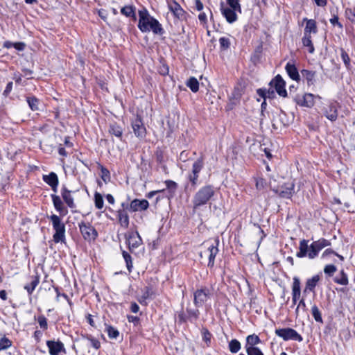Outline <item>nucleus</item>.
Wrapping results in <instances>:
<instances>
[{
	"mask_svg": "<svg viewBox=\"0 0 355 355\" xmlns=\"http://www.w3.org/2000/svg\"><path fill=\"white\" fill-rule=\"evenodd\" d=\"M314 103V95L310 93L305 94L302 98L297 101V104L306 107H312Z\"/></svg>",
	"mask_w": 355,
	"mask_h": 355,
	"instance_id": "6ab92c4d",
	"label": "nucleus"
},
{
	"mask_svg": "<svg viewBox=\"0 0 355 355\" xmlns=\"http://www.w3.org/2000/svg\"><path fill=\"white\" fill-rule=\"evenodd\" d=\"M198 178L199 175L194 173L193 172L189 173L188 175V179L189 182L191 183V185L194 187L198 184Z\"/></svg>",
	"mask_w": 355,
	"mask_h": 355,
	"instance_id": "09e8293b",
	"label": "nucleus"
},
{
	"mask_svg": "<svg viewBox=\"0 0 355 355\" xmlns=\"http://www.w3.org/2000/svg\"><path fill=\"white\" fill-rule=\"evenodd\" d=\"M109 132L111 135H113L115 137L121 139L122 135H123V129L116 123H113L110 125Z\"/></svg>",
	"mask_w": 355,
	"mask_h": 355,
	"instance_id": "7c9ffc66",
	"label": "nucleus"
},
{
	"mask_svg": "<svg viewBox=\"0 0 355 355\" xmlns=\"http://www.w3.org/2000/svg\"><path fill=\"white\" fill-rule=\"evenodd\" d=\"M164 183L166 186V188L169 190V191L172 194H174L178 188V184L175 182L170 180H166Z\"/></svg>",
	"mask_w": 355,
	"mask_h": 355,
	"instance_id": "c03bdc74",
	"label": "nucleus"
},
{
	"mask_svg": "<svg viewBox=\"0 0 355 355\" xmlns=\"http://www.w3.org/2000/svg\"><path fill=\"white\" fill-rule=\"evenodd\" d=\"M78 227L80 233L85 241L90 242L94 241L98 236L96 230L89 223H79Z\"/></svg>",
	"mask_w": 355,
	"mask_h": 355,
	"instance_id": "39448f33",
	"label": "nucleus"
},
{
	"mask_svg": "<svg viewBox=\"0 0 355 355\" xmlns=\"http://www.w3.org/2000/svg\"><path fill=\"white\" fill-rule=\"evenodd\" d=\"M139 21L138 22H158V21L152 17L148 10L143 8L138 11Z\"/></svg>",
	"mask_w": 355,
	"mask_h": 355,
	"instance_id": "b1692460",
	"label": "nucleus"
},
{
	"mask_svg": "<svg viewBox=\"0 0 355 355\" xmlns=\"http://www.w3.org/2000/svg\"><path fill=\"white\" fill-rule=\"evenodd\" d=\"M214 194L215 190L212 185H206L201 187L193 196L192 200L193 209L206 205Z\"/></svg>",
	"mask_w": 355,
	"mask_h": 355,
	"instance_id": "f03ea898",
	"label": "nucleus"
},
{
	"mask_svg": "<svg viewBox=\"0 0 355 355\" xmlns=\"http://www.w3.org/2000/svg\"><path fill=\"white\" fill-rule=\"evenodd\" d=\"M210 292L208 288H204L198 289L193 294V302L196 306H202L209 297Z\"/></svg>",
	"mask_w": 355,
	"mask_h": 355,
	"instance_id": "f8f14e48",
	"label": "nucleus"
},
{
	"mask_svg": "<svg viewBox=\"0 0 355 355\" xmlns=\"http://www.w3.org/2000/svg\"><path fill=\"white\" fill-rule=\"evenodd\" d=\"M222 14L228 22H234L236 20V11L241 12V9H234L231 7L222 8Z\"/></svg>",
	"mask_w": 355,
	"mask_h": 355,
	"instance_id": "412c9836",
	"label": "nucleus"
},
{
	"mask_svg": "<svg viewBox=\"0 0 355 355\" xmlns=\"http://www.w3.org/2000/svg\"><path fill=\"white\" fill-rule=\"evenodd\" d=\"M150 25H160V24H138V27L142 32H148L150 31Z\"/></svg>",
	"mask_w": 355,
	"mask_h": 355,
	"instance_id": "864d4df0",
	"label": "nucleus"
},
{
	"mask_svg": "<svg viewBox=\"0 0 355 355\" xmlns=\"http://www.w3.org/2000/svg\"><path fill=\"white\" fill-rule=\"evenodd\" d=\"M227 4L234 9L240 10V4L239 0H227Z\"/></svg>",
	"mask_w": 355,
	"mask_h": 355,
	"instance_id": "052dcab7",
	"label": "nucleus"
},
{
	"mask_svg": "<svg viewBox=\"0 0 355 355\" xmlns=\"http://www.w3.org/2000/svg\"><path fill=\"white\" fill-rule=\"evenodd\" d=\"M302 76L306 79L309 86L313 85L315 82V71H310L307 69H303L301 71Z\"/></svg>",
	"mask_w": 355,
	"mask_h": 355,
	"instance_id": "cd10ccee",
	"label": "nucleus"
},
{
	"mask_svg": "<svg viewBox=\"0 0 355 355\" xmlns=\"http://www.w3.org/2000/svg\"><path fill=\"white\" fill-rule=\"evenodd\" d=\"M336 271V267L333 264L327 265L324 268V272L329 276H332Z\"/></svg>",
	"mask_w": 355,
	"mask_h": 355,
	"instance_id": "8fccbe9b",
	"label": "nucleus"
},
{
	"mask_svg": "<svg viewBox=\"0 0 355 355\" xmlns=\"http://www.w3.org/2000/svg\"><path fill=\"white\" fill-rule=\"evenodd\" d=\"M186 85L194 93L199 89V82L194 77H190L187 81Z\"/></svg>",
	"mask_w": 355,
	"mask_h": 355,
	"instance_id": "c9c22d12",
	"label": "nucleus"
},
{
	"mask_svg": "<svg viewBox=\"0 0 355 355\" xmlns=\"http://www.w3.org/2000/svg\"><path fill=\"white\" fill-rule=\"evenodd\" d=\"M273 89L274 88L271 87L268 89L260 88L257 90V93L263 99L266 98L272 99L275 97V93Z\"/></svg>",
	"mask_w": 355,
	"mask_h": 355,
	"instance_id": "c85d7f7f",
	"label": "nucleus"
},
{
	"mask_svg": "<svg viewBox=\"0 0 355 355\" xmlns=\"http://www.w3.org/2000/svg\"><path fill=\"white\" fill-rule=\"evenodd\" d=\"M318 32L316 24H306L304 28V36L302 39V44L304 46L308 47L309 52L313 53L315 51L313 44L312 43V35H315Z\"/></svg>",
	"mask_w": 355,
	"mask_h": 355,
	"instance_id": "20e7f679",
	"label": "nucleus"
},
{
	"mask_svg": "<svg viewBox=\"0 0 355 355\" xmlns=\"http://www.w3.org/2000/svg\"><path fill=\"white\" fill-rule=\"evenodd\" d=\"M37 322L42 329L44 330L47 329L48 328V324H47V320L44 315H40L37 318Z\"/></svg>",
	"mask_w": 355,
	"mask_h": 355,
	"instance_id": "3c124183",
	"label": "nucleus"
},
{
	"mask_svg": "<svg viewBox=\"0 0 355 355\" xmlns=\"http://www.w3.org/2000/svg\"><path fill=\"white\" fill-rule=\"evenodd\" d=\"M26 101L29 107L33 111L39 110L40 100L35 96H28L26 98Z\"/></svg>",
	"mask_w": 355,
	"mask_h": 355,
	"instance_id": "72a5a7b5",
	"label": "nucleus"
},
{
	"mask_svg": "<svg viewBox=\"0 0 355 355\" xmlns=\"http://www.w3.org/2000/svg\"><path fill=\"white\" fill-rule=\"evenodd\" d=\"M261 343V340L257 335H249L246 338L245 349L257 347L256 345Z\"/></svg>",
	"mask_w": 355,
	"mask_h": 355,
	"instance_id": "a878e982",
	"label": "nucleus"
},
{
	"mask_svg": "<svg viewBox=\"0 0 355 355\" xmlns=\"http://www.w3.org/2000/svg\"><path fill=\"white\" fill-rule=\"evenodd\" d=\"M340 55H341V58H342L346 68L349 69H350V58H349L347 53L344 49H342Z\"/></svg>",
	"mask_w": 355,
	"mask_h": 355,
	"instance_id": "a18cd8bd",
	"label": "nucleus"
},
{
	"mask_svg": "<svg viewBox=\"0 0 355 355\" xmlns=\"http://www.w3.org/2000/svg\"><path fill=\"white\" fill-rule=\"evenodd\" d=\"M339 107L340 105L336 101L329 102V104L323 107V114L327 119L331 122H334L338 119Z\"/></svg>",
	"mask_w": 355,
	"mask_h": 355,
	"instance_id": "1a4fd4ad",
	"label": "nucleus"
},
{
	"mask_svg": "<svg viewBox=\"0 0 355 355\" xmlns=\"http://www.w3.org/2000/svg\"><path fill=\"white\" fill-rule=\"evenodd\" d=\"M256 188L258 190H262L265 188L266 185V181L263 178H255Z\"/></svg>",
	"mask_w": 355,
	"mask_h": 355,
	"instance_id": "de8ad7c7",
	"label": "nucleus"
},
{
	"mask_svg": "<svg viewBox=\"0 0 355 355\" xmlns=\"http://www.w3.org/2000/svg\"><path fill=\"white\" fill-rule=\"evenodd\" d=\"M130 310L132 313H137L139 311V306L136 302H132L130 305Z\"/></svg>",
	"mask_w": 355,
	"mask_h": 355,
	"instance_id": "774afa93",
	"label": "nucleus"
},
{
	"mask_svg": "<svg viewBox=\"0 0 355 355\" xmlns=\"http://www.w3.org/2000/svg\"><path fill=\"white\" fill-rule=\"evenodd\" d=\"M123 257L126 263V266L129 272L131 271V268H132V261L131 256L125 251L123 252Z\"/></svg>",
	"mask_w": 355,
	"mask_h": 355,
	"instance_id": "49530a36",
	"label": "nucleus"
},
{
	"mask_svg": "<svg viewBox=\"0 0 355 355\" xmlns=\"http://www.w3.org/2000/svg\"><path fill=\"white\" fill-rule=\"evenodd\" d=\"M194 3H195V8L198 11L201 12L202 10H203L204 6L200 0H194Z\"/></svg>",
	"mask_w": 355,
	"mask_h": 355,
	"instance_id": "e2e57ef3",
	"label": "nucleus"
},
{
	"mask_svg": "<svg viewBox=\"0 0 355 355\" xmlns=\"http://www.w3.org/2000/svg\"><path fill=\"white\" fill-rule=\"evenodd\" d=\"M309 241L302 239L300 242L299 251L297 252L296 256L299 258L308 257L309 259H313L318 257L319 252L325 247L329 246L331 243L329 241L321 238L318 241H313L310 246L308 245Z\"/></svg>",
	"mask_w": 355,
	"mask_h": 355,
	"instance_id": "f257e3e1",
	"label": "nucleus"
},
{
	"mask_svg": "<svg viewBox=\"0 0 355 355\" xmlns=\"http://www.w3.org/2000/svg\"><path fill=\"white\" fill-rule=\"evenodd\" d=\"M211 334L209 332L208 330H205L204 332H203V340L206 342V343H210L211 341Z\"/></svg>",
	"mask_w": 355,
	"mask_h": 355,
	"instance_id": "69168bd1",
	"label": "nucleus"
},
{
	"mask_svg": "<svg viewBox=\"0 0 355 355\" xmlns=\"http://www.w3.org/2000/svg\"><path fill=\"white\" fill-rule=\"evenodd\" d=\"M100 168H101V177L102 180L105 183H107L110 180V171L105 167H104L101 165L100 166Z\"/></svg>",
	"mask_w": 355,
	"mask_h": 355,
	"instance_id": "37998d69",
	"label": "nucleus"
},
{
	"mask_svg": "<svg viewBox=\"0 0 355 355\" xmlns=\"http://www.w3.org/2000/svg\"><path fill=\"white\" fill-rule=\"evenodd\" d=\"M49 218L52 223L53 228L55 230V234L53 236V241L56 243L64 242L65 225L62 222L60 218L55 214H52Z\"/></svg>",
	"mask_w": 355,
	"mask_h": 355,
	"instance_id": "7ed1b4c3",
	"label": "nucleus"
},
{
	"mask_svg": "<svg viewBox=\"0 0 355 355\" xmlns=\"http://www.w3.org/2000/svg\"><path fill=\"white\" fill-rule=\"evenodd\" d=\"M269 85L275 89L279 96L284 98L287 96V92L285 89L286 83L280 75L278 74L272 78Z\"/></svg>",
	"mask_w": 355,
	"mask_h": 355,
	"instance_id": "9d476101",
	"label": "nucleus"
},
{
	"mask_svg": "<svg viewBox=\"0 0 355 355\" xmlns=\"http://www.w3.org/2000/svg\"><path fill=\"white\" fill-rule=\"evenodd\" d=\"M150 31H152L155 34L162 35L164 33V30L160 25H150Z\"/></svg>",
	"mask_w": 355,
	"mask_h": 355,
	"instance_id": "6e6d98bb",
	"label": "nucleus"
},
{
	"mask_svg": "<svg viewBox=\"0 0 355 355\" xmlns=\"http://www.w3.org/2000/svg\"><path fill=\"white\" fill-rule=\"evenodd\" d=\"M300 309L302 311H306V304H305V301H304V300L303 298L300 300L299 304H298V305H297V306L296 308L295 313H296L297 315H298L299 311H300Z\"/></svg>",
	"mask_w": 355,
	"mask_h": 355,
	"instance_id": "5fc2aeb1",
	"label": "nucleus"
},
{
	"mask_svg": "<svg viewBox=\"0 0 355 355\" xmlns=\"http://www.w3.org/2000/svg\"><path fill=\"white\" fill-rule=\"evenodd\" d=\"M127 243L130 249L137 248L141 244V239L137 232L129 233Z\"/></svg>",
	"mask_w": 355,
	"mask_h": 355,
	"instance_id": "dca6fc26",
	"label": "nucleus"
},
{
	"mask_svg": "<svg viewBox=\"0 0 355 355\" xmlns=\"http://www.w3.org/2000/svg\"><path fill=\"white\" fill-rule=\"evenodd\" d=\"M117 214L121 226L127 228L129 225V216L128 214L124 209H119Z\"/></svg>",
	"mask_w": 355,
	"mask_h": 355,
	"instance_id": "c756f323",
	"label": "nucleus"
},
{
	"mask_svg": "<svg viewBox=\"0 0 355 355\" xmlns=\"http://www.w3.org/2000/svg\"><path fill=\"white\" fill-rule=\"evenodd\" d=\"M149 206L148 201L147 200H133L129 205V209L132 211H143L148 209Z\"/></svg>",
	"mask_w": 355,
	"mask_h": 355,
	"instance_id": "4468645a",
	"label": "nucleus"
},
{
	"mask_svg": "<svg viewBox=\"0 0 355 355\" xmlns=\"http://www.w3.org/2000/svg\"><path fill=\"white\" fill-rule=\"evenodd\" d=\"M320 277L318 275H314L310 279H308L306 282V286L303 293H306L307 292H313L315 286L319 282Z\"/></svg>",
	"mask_w": 355,
	"mask_h": 355,
	"instance_id": "aec40b11",
	"label": "nucleus"
},
{
	"mask_svg": "<svg viewBox=\"0 0 355 355\" xmlns=\"http://www.w3.org/2000/svg\"><path fill=\"white\" fill-rule=\"evenodd\" d=\"M178 322L181 323V324L185 323L187 322L188 319H187V314L184 313V311L183 310H182L181 311H180L178 313Z\"/></svg>",
	"mask_w": 355,
	"mask_h": 355,
	"instance_id": "4d7b16f0",
	"label": "nucleus"
},
{
	"mask_svg": "<svg viewBox=\"0 0 355 355\" xmlns=\"http://www.w3.org/2000/svg\"><path fill=\"white\" fill-rule=\"evenodd\" d=\"M289 77L293 80H300V75L295 64L288 62L285 67Z\"/></svg>",
	"mask_w": 355,
	"mask_h": 355,
	"instance_id": "5701e85b",
	"label": "nucleus"
},
{
	"mask_svg": "<svg viewBox=\"0 0 355 355\" xmlns=\"http://www.w3.org/2000/svg\"><path fill=\"white\" fill-rule=\"evenodd\" d=\"M25 46L26 45L24 42H15L13 44V47L18 51H23Z\"/></svg>",
	"mask_w": 355,
	"mask_h": 355,
	"instance_id": "0e129e2a",
	"label": "nucleus"
},
{
	"mask_svg": "<svg viewBox=\"0 0 355 355\" xmlns=\"http://www.w3.org/2000/svg\"><path fill=\"white\" fill-rule=\"evenodd\" d=\"M89 340L91 342L92 346L95 348L96 349H98L101 347V343L98 340L94 338H89Z\"/></svg>",
	"mask_w": 355,
	"mask_h": 355,
	"instance_id": "680f3d73",
	"label": "nucleus"
},
{
	"mask_svg": "<svg viewBox=\"0 0 355 355\" xmlns=\"http://www.w3.org/2000/svg\"><path fill=\"white\" fill-rule=\"evenodd\" d=\"M246 353L248 355H264L263 353L259 347H254L251 349H246Z\"/></svg>",
	"mask_w": 355,
	"mask_h": 355,
	"instance_id": "603ef678",
	"label": "nucleus"
},
{
	"mask_svg": "<svg viewBox=\"0 0 355 355\" xmlns=\"http://www.w3.org/2000/svg\"><path fill=\"white\" fill-rule=\"evenodd\" d=\"M218 240L217 239L215 241V243H211V245H209L207 249L200 252V257L201 258H203L204 257H208V267L212 268L214 266L215 257L218 252Z\"/></svg>",
	"mask_w": 355,
	"mask_h": 355,
	"instance_id": "423d86ee",
	"label": "nucleus"
},
{
	"mask_svg": "<svg viewBox=\"0 0 355 355\" xmlns=\"http://www.w3.org/2000/svg\"><path fill=\"white\" fill-rule=\"evenodd\" d=\"M46 345L51 355H58L60 352H65L64 344L59 340H47Z\"/></svg>",
	"mask_w": 355,
	"mask_h": 355,
	"instance_id": "ddd939ff",
	"label": "nucleus"
},
{
	"mask_svg": "<svg viewBox=\"0 0 355 355\" xmlns=\"http://www.w3.org/2000/svg\"><path fill=\"white\" fill-rule=\"evenodd\" d=\"M153 295V291H152V289L149 287H146L145 291H144V293L141 295V298L142 299L151 298Z\"/></svg>",
	"mask_w": 355,
	"mask_h": 355,
	"instance_id": "13d9d810",
	"label": "nucleus"
},
{
	"mask_svg": "<svg viewBox=\"0 0 355 355\" xmlns=\"http://www.w3.org/2000/svg\"><path fill=\"white\" fill-rule=\"evenodd\" d=\"M311 314L317 322L323 323L321 312L317 305L314 304L311 307Z\"/></svg>",
	"mask_w": 355,
	"mask_h": 355,
	"instance_id": "e433bc0d",
	"label": "nucleus"
},
{
	"mask_svg": "<svg viewBox=\"0 0 355 355\" xmlns=\"http://www.w3.org/2000/svg\"><path fill=\"white\" fill-rule=\"evenodd\" d=\"M295 184L293 181L284 183L279 189L275 190V192L279 196L284 198H291L295 193Z\"/></svg>",
	"mask_w": 355,
	"mask_h": 355,
	"instance_id": "9b49d317",
	"label": "nucleus"
},
{
	"mask_svg": "<svg viewBox=\"0 0 355 355\" xmlns=\"http://www.w3.org/2000/svg\"><path fill=\"white\" fill-rule=\"evenodd\" d=\"M106 331L110 338L116 339L119 336V331L112 326H107Z\"/></svg>",
	"mask_w": 355,
	"mask_h": 355,
	"instance_id": "a19ab883",
	"label": "nucleus"
},
{
	"mask_svg": "<svg viewBox=\"0 0 355 355\" xmlns=\"http://www.w3.org/2000/svg\"><path fill=\"white\" fill-rule=\"evenodd\" d=\"M131 126L133 130V132L135 135L142 139L145 138L146 135V128L144 124L143 120L141 117L139 115H137L132 121H131Z\"/></svg>",
	"mask_w": 355,
	"mask_h": 355,
	"instance_id": "6e6552de",
	"label": "nucleus"
},
{
	"mask_svg": "<svg viewBox=\"0 0 355 355\" xmlns=\"http://www.w3.org/2000/svg\"><path fill=\"white\" fill-rule=\"evenodd\" d=\"M241 345L240 342L236 339H232L229 343V349L232 353H236L241 349Z\"/></svg>",
	"mask_w": 355,
	"mask_h": 355,
	"instance_id": "4c0bfd02",
	"label": "nucleus"
},
{
	"mask_svg": "<svg viewBox=\"0 0 355 355\" xmlns=\"http://www.w3.org/2000/svg\"><path fill=\"white\" fill-rule=\"evenodd\" d=\"M12 89V83L9 82L6 87V89L3 92V94L7 96L11 92Z\"/></svg>",
	"mask_w": 355,
	"mask_h": 355,
	"instance_id": "338daca9",
	"label": "nucleus"
},
{
	"mask_svg": "<svg viewBox=\"0 0 355 355\" xmlns=\"http://www.w3.org/2000/svg\"><path fill=\"white\" fill-rule=\"evenodd\" d=\"M39 283L40 277L37 275L33 276L31 277V281L30 284L24 286V289L26 290L29 295H31Z\"/></svg>",
	"mask_w": 355,
	"mask_h": 355,
	"instance_id": "473e14b6",
	"label": "nucleus"
},
{
	"mask_svg": "<svg viewBox=\"0 0 355 355\" xmlns=\"http://www.w3.org/2000/svg\"><path fill=\"white\" fill-rule=\"evenodd\" d=\"M335 282L345 286L348 284V278L347 275L342 270L339 275V276L336 277L334 279Z\"/></svg>",
	"mask_w": 355,
	"mask_h": 355,
	"instance_id": "58836bf2",
	"label": "nucleus"
},
{
	"mask_svg": "<svg viewBox=\"0 0 355 355\" xmlns=\"http://www.w3.org/2000/svg\"><path fill=\"white\" fill-rule=\"evenodd\" d=\"M103 198L101 193L96 192L94 194V204L95 207L98 209H101L103 207Z\"/></svg>",
	"mask_w": 355,
	"mask_h": 355,
	"instance_id": "ea45409f",
	"label": "nucleus"
},
{
	"mask_svg": "<svg viewBox=\"0 0 355 355\" xmlns=\"http://www.w3.org/2000/svg\"><path fill=\"white\" fill-rule=\"evenodd\" d=\"M219 42H220V46L224 49L229 48L230 44L229 39L225 38V37L220 38Z\"/></svg>",
	"mask_w": 355,
	"mask_h": 355,
	"instance_id": "bf43d9fd",
	"label": "nucleus"
},
{
	"mask_svg": "<svg viewBox=\"0 0 355 355\" xmlns=\"http://www.w3.org/2000/svg\"><path fill=\"white\" fill-rule=\"evenodd\" d=\"M204 166V159L202 157L197 159L192 165L191 172L199 175Z\"/></svg>",
	"mask_w": 355,
	"mask_h": 355,
	"instance_id": "f704fd0d",
	"label": "nucleus"
},
{
	"mask_svg": "<svg viewBox=\"0 0 355 355\" xmlns=\"http://www.w3.org/2000/svg\"><path fill=\"white\" fill-rule=\"evenodd\" d=\"M61 194L64 201L69 207L74 208L76 207L73 198L71 194V191L68 190L65 187H63L61 190Z\"/></svg>",
	"mask_w": 355,
	"mask_h": 355,
	"instance_id": "4be33fe9",
	"label": "nucleus"
},
{
	"mask_svg": "<svg viewBox=\"0 0 355 355\" xmlns=\"http://www.w3.org/2000/svg\"><path fill=\"white\" fill-rule=\"evenodd\" d=\"M300 281L297 277H294L292 285V301L293 304H295L297 303V301L300 299Z\"/></svg>",
	"mask_w": 355,
	"mask_h": 355,
	"instance_id": "2eb2a0df",
	"label": "nucleus"
},
{
	"mask_svg": "<svg viewBox=\"0 0 355 355\" xmlns=\"http://www.w3.org/2000/svg\"><path fill=\"white\" fill-rule=\"evenodd\" d=\"M43 180L51 187L53 191L56 192L58 185V178L54 172H51L49 175H44Z\"/></svg>",
	"mask_w": 355,
	"mask_h": 355,
	"instance_id": "f3484780",
	"label": "nucleus"
},
{
	"mask_svg": "<svg viewBox=\"0 0 355 355\" xmlns=\"http://www.w3.org/2000/svg\"><path fill=\"white\" fill-rule=\"evenodd\" d=\"M51 197L52 198V201L53 203V206L55 209L62 215H65L67 214V209L64 207L62 201L61 200L60 196L55 194H51Z\"/></svg>",
	"mask_w": 355,
	"mask_h": 355,
	"instance_id": "a211bd4d",
	"label": "nucleus"
},
{
	"mask_svg": "<svg viewBox=\"0 0 355 355\" xmlns=\"http://www.w3.org/2000/svg\"><path fill=\"white\" fill-rule=\"evenodd\" d=\"M186 312L187 319L191 322H194L199 318L200 311L197 309H191L189 307H187Z\"/></svg>",
	"mask_w": 355,
	"mask_h": 355,
	"instance_id": "2f4dec72",
	"label": "nucleus"
},
{
	"mask_svg": "<svg viewBox=\"0 0 355 355\" xmlns=\"http://www.w3.org/2000/svg\"><path fill=\"white\" fill-rule=\"evenodd\" d=\"M121 13L129 18L130 20L135 21L137 19L135 8L132 6H125L121 8Z\"/></svg>",
	"mask_w": 355,
	"mask_h": 355,
	"instance_id": "393cba45",
	"label": "nucleus"
},
{
	"mask_svg": "<svg viewBox=\"0 0 355 355\" xmlns=\"http://www.w3.org/2000/svg\"><path fill=\"white\" fill-rule=\"evenodd\" d=\"M275 334L283 338L284 340H293L301 342L302 337L295 329L292 328L277 329L275 330Z\"/></svg>",
	"mask_w": 355,
	"mask_h": 355,
	"instance_id": "0eeeda50",
	"label": "nucleus"
},
{
	"mask_svg": "<svg viewBox=\"0 0 355 355\" xmlns=\"http://www.w3.org/2000/svg\"><path fill=\"white\" fill-rule=\"evenodd\" d=\"M12 345V341L6 336L0 339V350L6 349Z\"/></svg>",
	"mask_w": 355,
	"mask_h": 355,
	"instance_id": "79ce46f5",
	"label": "nucleus"
},
{
	"mask_svg": "<svg viewBox=\"0 0 355 355\" xmlns=\"http://www.w3.org/2000/svg\"><path fill=\"white\" fill-rule=\"evenodd\" d=\"M169 8L172 13L178 19L182 20L184 12L178 3H172L169 5Z\"/></svg>",
	"mask_w": 355,
	"mask_h": 355,
	"instance_id": "bb28decb",
	"label": "nucleus"
}]
</instances>
